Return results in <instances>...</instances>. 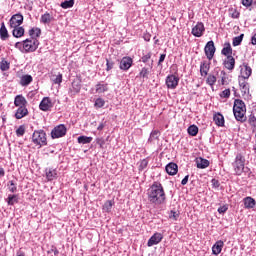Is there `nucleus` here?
<instances>
[{
	"label": "nucleus",
	"instance_id": "55",
	"mask_svg": "<svg viewBox=\"0 0 256 256\" xmlns=\"http://www.w3.org/2000/svg\"><path fill=\"white\" fill-rule=\"evenodd\" d=\"M96 143H97V145H99L100 149H103V147L105 146V139L96 138Z\"/></svg>",
	"mask_w": 256,
	"mask_h": 256
},
{
	"label": "nucleus",
	"instance_id": "27",
	"mask_svg": "<svg viewBox=\"0 0 256 256\" xmlns=\"http://www.w3.org/2000/svg\"><path fill=\"white\" fill-rule=\"evenodd\" d=\"M223 241L219 240L212 246L213 255H219L223 251Z\"/></svg>",
	"mask_w": 256,
	"mask_h": 256
},
{
	"label": "nucleus",
	"instance_id": "40",
	"mask_svg": "<svg viewBox=\"0 0 256 256\" xmlns=\"http://www.w3.org/2000/svg\"><path fill=\"white\" fill-rule=\"evenodd\" d=\"M248 123L252 128V131L255 132L256 131V117L255 114H251L248 118Z\"/></svg>",
	"mask_w": 256,
	"mask_h": 256
},
{
	"label": "nucleus",
	"instance_id": "19",
	"mask_svg": "<svg viewBox=\"0 0 256 256\" xmlns=\"http://www.w3.org/2000/svg\"><path fill=\"white\" fill-rule=\"evenodd\" d=\"M166 173L168 175H177V172L179 171V166L177 164L170 162L169 164L166 165Z\"/></svg>",
	"mask_w": 256,
	"mask_h": 256
},
{
	"label": "nucleus",
	"instance_id": "62",
	"mask_svg": "<svg viewBox=\"0 0 256 256\" xmlns=\"http://www.w3.org/2000/svg\"><path fill=\"white\" fill-rule=\"evenodd\" d=\"M143 39H144V41H147V42L151 41V34L145 33L143 35Z\"/></svg>",
	"mask_w": 256,
	"mask_h": 256
},
{
	"label": "nucleus",
	"instance_id": "5",
	"mask_svg": "<svg viewBox=\"0 0 256 256\" xmlns=\"http://www.w3.org/2000/svg\"><path fill=\"white\" fill-rule=\"evenodd\" d=\"M24 53H33L39 49V40L37 39H26L23 40Z\"/></svg>",
	"mask_w": 256,
	"mask_h": 256
},
{
	"label": "nucleus",
	"instance_id": "4",
	"mask_svg": "<svg viewBox=\"0 0 256 256\" xmlns=\"http://www.w3.org/2000/svg\"><path fill=\"white\" fill-rule=\"evenodd\" d=\"M32 143L34 145L41 147H45L47 145V134L43 130H35L32 135Z\"/></svg>",
	"mask_w": 256,
	"mask_h": 256
},
{
	"label": "nucleus",
	"instance_id": "33",
	"mask_svg": "<svg viewBox=\"0 0 256 256\" xmlns=\"http://www.w3.org/2000/svg\"><path fill=\"white\" fill-rule=\"evenodd\" d=\"M29 35L32 39H37V37H41V28H32L29 30Z\"/></svg>",
	"mask_w": 256,
	"mask_h": 256
},
{
	"label": "nucleus",
	"instance_id": "35",
	"mask_svg": "<svg viewBox=\"0 0 256 256\" xmlns=\"http://www.w3.org/2000/svg\"><path fill=\"white\" fill-rule=\"evenodd\" d=\"M111 209H113V201L112 200H107L103 207L102 210L104 213H111Z\"/></svg>",
	"mask_w": 256,
	"mask_h": 256
},
{
	"label": "nucleus",
	"instance_id": "59",
	"mask_svg": "<svg viewBox=\"0 0 256 256\" xmlns=\"http://www.w3.org/2000/svg\"><path fill=\"white\" fill-rule=\"evenodd\" d=\"M242 5L244 7H251V5H253V0H242Z\"/></svg>",
	"mask_w": 256,
	"mask_h": 256
},
{
	"label": "nucleus",
	"instance_id": "61",
	"mask_svg": "<svg viewBox=\"0 0 256 256\" xmlns=\"http://www.w3.org/2000/svg\"><path fill=\"white\" fill-rule=\"evenodd\" d=\"M187 183H189V175H186L182 181H181V185H187Z\"/></svg>",
	"mask_w": 256,
	"mask_h": 256
},
{
	"label": "nucleus",
	"instance_id": "60",
	"mask_svg": "<svg viewBox=\"0 0 256 256\" xmlns=\"http://www.w3.org/2000/svg\"><path fill=\"white\" fill-rule=\"evenodd\" d=\"M165 57H167V54H161L160 58L158 60V65H161L163 61H165Z\"/></svg>",
	"mask_w": 256,
	"mask_h": 256
},
{
	"label": "nucleus",
	"instance_id": "2",
	"mask_svg": "<svg viewBox=\"0 0 256 256\" xmlns=\"http://www.w3.org/2000/svg\"><path fill=\"white\" fill-rule=\"evenodd\" d=\"M245 113H247V107L245 106V102H243V100L241 99L234 100L233 114L236 121H240V123H244V121H247Z\"/></svg>",
	"mask_w": 256,
	"mask_h": 256
},
{
	"label": "nucleus",
	"instance_id": "7",
	"mask_svg": "<svg viewBox=\"0 0 256 256\" xmlns=\"http://www.w3.org/2000/svg\"><path fill=\"white\" fill-rule=\"evenodd\" d=\"M215 51V42H213V40L208 41L204 47V52L209 61L215 57Z\"/></svg>",
	"mask_w": 256,
	"mask_h": 256
},
{
	"label": "nucleus",
	"instance_id": "36",
	"mask_svg": "<svg viewBox=\"0 0 256 256\" xmlns=\"http://www.w3.org/2000/svg\"><path fill=\"white\" fill-rule=\"evenodd\" d=\"M243 37H245V34H240L239 36L234 37L232 41L233 47H239V45L243 43Z\"/></svg>",
	"mask_w": 256,
	"mask_h": 256
},
{
	"label": "nucleus",
	"instance_id": "31",
	"mask_svg": "<svg viewBox=\"0 0 256 256\" xmlns=\"http://www.w3.org/2000/svg\"><path fill=\"white\" fill-rule=\"evenodd\" d=\"M52 21L53 16H51V14H49L48 12L43 14L40 18V23H43V25H49V23H51Z\"/></svg>",
	"mask_w": 256,
	"mask_h": 256
},
{
	"label": "nucleus",
	"instance_id": "44",
	"mask_svg": "<svg viewBox=\"0 0 256 256\" xmlns=\"http://www.w3.org/2000/svg\"><path fill=\"white\" fill-rule=\"evenodd\" d=\"M149 73H151L149 71V68L143 67L139 73L140 77H142V79H149Z\"/></svg>",
	"mask_w": 256,
	"mask_h": 256
},
{
	"label": "nucleus",
	"instance_id": "47",
	"mask_svg": "<svg viewBox=\"0 0 256 256\" xmlns=\"http://www.w3.org/2000/svg\"><path fill=\"white\" fill-rule=\"evenodd\" d=\"M9 67H10V64H9L8 61L2 60L0 62V69H1V71H9Z\"/></svg>",
	"mask_w": 256,
	"mask_h": 256
},
{
	"label": "nucleus",
	"instance_id": "10",
	"mask_svg": "<svg viewBox=\"0 0 256 256\" xmlns=\"http://www.w3.org/2000/svg\"><path fill=\"white\" fill-rule=\"evenodd\" d=\"M9 25L10 28L21 27V25H23V16L21 15V13L12 15V17L9 20Z\"/></svg>",
	"mask_w": 256,
	"mask_h": 256
},
{
	"label": "nucleus",
	"instance_id": "21",
	"mask_svg": "<svg viewBox=\"0 0 256 256\" xmlns=\"http://www.w3.org/2000/svg\"><path fill=\"white\" fill-rule=\"evenodd\" d=\"M221 54L224 55V57H233V48L231 47V43H224V47L221 50Z\"/></svg>",
	"mask_w": 256,
	"mask_h": 256
},
{
	"label": "nucleus",
	"instance_id": "6",
	"mask_svg": "<svg viewBox=\"0 0 256 256\" xmlns=\"http://www.w3.org/2000/svg\"><path fill=\"white\" fill-rule=\"evenodd\" d=\"M65 135H67V127H65V124H59L51 131L52 139H59L65 137Z\"/></svg>",
	"mask_w": 256,
	"mask_h": 256
},
{
	"label": "nucleus",
	"instance_id": "26",
	"mask_svg": "<svg viewBox=\"0 0 256 256\" xmlns=\"http://www.w3.org/2000/svg\"><path fill=\"white\" fill-rule=\"evenodd\" d=\"M196 167L198 169H207L209 167V160L202 157L196 159Z\"/></svg>",
	"mask_w": 256,
	"mask_h": 256
},
{
	"label": "nucleus",
	"instance_id": "28",
	"mask_svg": "<svg viewBox=\"0 0 256 256\" xmlns=\"http://www.w3.org/2000/svg\"><path fill=\"white\" fill-rule=\"evenodd\" d=\"M46 179H48V181H54V179H57V170L53 168H47Z\"/></svg>",
	"mask_w": 256,
	"mask_h": 256
},
{
	"label": "nucleus",
	"instance_id": "34",
	"mask_svg": "<svg viewBox=\"0 0 256 256\" xmlns=\"http://www.w3.org/2000/svg\"><path fill=\"white\" fill-rule=\"evenodd\" d=\"M187 131L188 135H190L191 137H197V133H199V127H197L196 125H191L188 127Z\"/></svg>",
	"mask_w": 256,
	"mask_h": 256
},
{
	"label": "nucleus",
	"instance_id": "3",
	"mask_svg": "<svg viewBox=\"0 0 256 256\" xmlns=\"http://www.w3.org/2000/svg\"><path fill=\"white\" fill-rule=\"evenodd\" d=\"M234 175H243L245 171V156L241 153H237L234 162H232Z\"/></svg>",
	"mask_w": 256,
	"mask_h": 256
},
{
	"label": "nucleus",
	"instance_id": "42",
	"mask_svg": "<svg viewBox=\"0 0 256 256\" xmlns=\"http://www.w3.org/2000/svg\"><path fill=\"white\" fill-rule=\"evenodd\" d=\"M207 85L213 87L217 83V77L215 75L209 74L206 80Z\"/></svg>",
	"mask_w": 256,
	"mask_h": 256
},
{
	"label": "nucleus",
	"instance_id": "17",
	"mask_svg": "<svg viewBox=\"0 0 256 256\" xmlns=\"http://www.w3.org/2000/svg\"><path fill=\"white\" fill-rule=\"evenodd\" d=\"M29 115V110L27 109V106H20L16 110L15 117L17 119H23V117H27Z\"/></svg>",
	"mask_w": 256,
	"mask_h": 256
},
{
	"label": "nucleus",
	"instance_id": "16",
	"mask_svg": "<svg viewBox=\"0 0 256 256\" xmlns=\"http://www.w3.org/2000/svg\"><path fill=\"white\" fill-rule=\"evenodd\" d=\"M15 107H27V99L23 95H17L14 98Z\"/></svg>",
	"mask_w": 256,
	"mask_h": 256
},
{
	"label": "nucleus",
	"instance_id": "1",
	"mask_svg": "<svg viewBox=\"0 0 256 256\" xmlns=\"http://www.w3.org/2000/svg\"><path fill=\"white\" fill-rule=\"evenodd\" d=\"M147 197L150 205L159 207L167 201V195L161 182H154L147 190Z\"/></svg>",
	"mask_w": 256,
	"mask_h": 256
},
{
	"label": "nucleus",
	"instance_id": "29",
	"mask_svg": "<svg viewBox=\"0 0 256 256\" xmlns=\"http://www.w3.org/2000/svg\"><path fill=\"white\" fill-rule=\"evenodd\" d=\"M209 69H210V65L207 62H202L200 64V75L202 77H207L208 73H209Z\"/></svg>",
	"mask_w": 256,
	"mask_h": 256
},
{
	"label": "nucleus",
	"instance_id": "24",
	"mask_svg": "<svg viewBox=\"0 0 256 256\" xmlns=\"http://www.w3.org/2000/svg\"><path fill=\"white\" fill-rule=\"evenodd\" d=\"M224 67H226L228 71H233L235 69V58H233V56H228L224 61Z\"/></svg>",
	"mask_w": 256,
	"mask_h": 256
},
{
	"label": "nucleus",
	"instance_id": "57",
	"mask_svg": "<svg viewBox=\"0 0 256 256\" xmlns=\"http://www.w3.org/2000/svg\"><path fill=\"white\" fill-rule=\"evenodd\" d=\"M211 183H212V187H214V189H219V187H220V185H221V183H219V180H217V179H215V178H213V179L211 180Z\"/></svg>",
	"mask_w": 256,
	"mask_h": 256
},
{
	"label": "nucleus",
	"instance_id": "38",
	"mask_svg": "<svg viewBox=\"0 0 256 256\" xmlns=\"http://www.w3.org/2000/svg\"><path fill=\"white\" fill-rule=\"evenodd\" d=\"M159 135L160 133L158 130H153L148 138V143H153V141H157V139H159Z\"/></svg>",
	"mask_w": 256,
	"mask_h": 256
},
{
	"label": "nucleus",
	"instance_id": "15",
	"mask_svg": "<svg viewBox=\"0 0 256 256\" xmlns=\"http://www.w3.org/2000/svg\"><path fill=\"white\" fill-rule=\"evenodd\" d=\"M253 73V69L247 63H243V68L241 69L242 79H249Z\"/></svg>",
	"mask_w": 256,
	"mask_h": 256
},
{
	"label": "nucleus",
	"instance_id": "54",
	"mask_svg": "<svg viewBox=\"0 0 256 256\" xmlns=\"http://www.w3.org/2000/svg\"><path fill=\"white\" fill-rule=\"evenodd\" d=\"M14 47L16 49H19V51H21V53H25V48H23V41L22 42H16Z\"/></svg>",
	"mask_w": 256,
	"mask_h": 256
},
{
	"label": "nucleus",
	"instance_id": "48",
	"mask_svg": "<svg viewBox=\"0 0 256 256\" xmlns=\"http://www.w3.org/2000/svg\"><path fill=\"white\" fill-rule=\"evenodd\" d=\"M152 55L153 54L151 52H148L147 54H143L140 61H142V63H149V60L151 59Z\"/></svg>",
	"mask_w": 256,
	"mask_h": 256
},
{
	"label": "nucleus",
	"instance_id": "63",
	"mask_svg": "<svg viewBox=\"0 0 256 256\" xmlns=\"http://www.w3.org/2000/svg\"><path fill=\"white\" fill-rule=\"evenodd\" d=\"M105 123L106 122H101L97 127V131H103V129H105Z\"/></svg>",
	"mask_w": 256,
	"mask_h": 256
},
{
	"label": "nucleus",
	"instance_id": "14",
	"mask_svg": "<svg viewBox=\"0 0 256 256\" xmlns=\"http://www.w3.org/2000/svg\"><path fill=\"white\" fill-rule=\"evenodd\" d=\"M133 66V59L131 57H123L120 61V69L122 71H129Z\"/></svg>",
	"mask_w": 256,
	"mask_h": 256
},
{
	"label": "nucleus",
	"instance_id": "39",
	"mask_svg": "<svg viewBox=\"0 0 256 256\" xmlns=\"http://www.w3.org/2000/svg\"><path fill=\"white\" fill-rule=\"evenodd\" d=\"M73 5H75V0H65L60 4V7H62V9H71Z\"/></svg>",
	"mask_w": 256,
	"mask_h": 256
},
{
	"label": "nucleus",
	"instance_id": "12",
	"mask_svg": "<svg viewBox=\"0 0 256 256\" xmlns=\"http://www.w3.org/2000/svg\"><path fill=\"white\" fill-rule=\"evenodd\" d=\"M163 241V234L156 232L154 233L147 242L148 247H153V245H159Z\"/></svg>",
	"mask_w": 256,
	"mask_h": 256
},
{
	"label": "nucleus",
	"instance_id": "18",
	"mask_svg": "<svg viewBox=\"0 0 256 256\" xmlns=\"http://www.w3.org/2000/svg\"><path fill=\"white\" fill-rule=\"evenodd\" d=\"M213 121L217 127H225V117H223V114L216 113L213 116Z\"/></svg>",
	"mask_w": 256,
	"mask_h": 256
},
{
	"label": "nucleus",
	"instance_id": "56",
	"mask_svg": "<svg viewBox=\"0 0 256 256\" xmlns=\"http://www.w3.org/2000/svg\"><path fill=\"white\" fill-rule=\"evenodd\" d=\"M115 65V63H113L112 61H109V59L106 60V71H111V69H113V66Z\"/></svg>",
	"mask_w": 256,
	"mask_h": 256
},
{
	"label": "nucleus",
	"instance_id": "8",
	"mask_svg": "<svg viewBox=\"0 0 256 256\" xmlns=\"http://www.w3.org/2000/svg\"><path fill=\"white\" fill-rule=\"evenodd\" d=\"M166 87L168 89H177L178 85H179V76H175L173 74L168 75L166 77Z\"/></svg>",
	"mask_w": 256,
	"mask_h": 256
},
{
	"label": "nucleus",
	"instance_id": "53",
	"mask_svg": "<svg viewBox=\"0 0 256 256\" xmlns=\"http://www.w3.org/2000/svg\"><path fill=\"white\" fill-rule=\"evenodd\" d=\"M169 219H172V221H177V219H179V213L171 210L169 214Z\"/></svg>",
	"mask_w": 256,
	"mask_h": 256
},
{
	"label": "nucleus",
	"instance_id": "20",
	"mask_svg": "<svg viewBox=\"0 0 256 256\" xmlns=\"http://www.w3.org/2000/svg\"><path fill=\"white\" fill-rule=\"evenodd\" d=\"M33 83V76L29 74L22 75L20 78V85L22 87H27Z\"/></svg>",
	"mask_w": 256,
	"mask_h": 256
},
{
	"label": "nucleus",
	"instance_id": "30",
	"mask_svg": "<svg viewBox=\"0 0 256 256\" xmlns=\"http://www.w3.org/2000/svg\"><path fill=\"white\" fill-rule=\"evenodd\" d=\"M106 91H109V84L103 82L96 84V93H106Z\"/></svg>",
	"mask_w": 256,
	"mask_h": 256
},
{
	"label": "nucleus",
	"instance_id": "51",
	"mask_svg": "<svg viewBox=\"0 0 256 256\" xmlns=\"http://www.w3.org/2000/svg\"><path fill=\"white\" fill-rule=\"evenodd\" d=\"M55 85H61L63 83V74H58L55 79H53Z\"/></svg>",
	"mask_w": 256,
	"mask_h": 256
},
{
	"label": "nucleus",
	"instance_id": "50",
	"mask_svg": "<svg viewBox=\"0 0 256 256\" xmlns=\"http://www.w3.org/2000/svg\"><path fill=\"white\" fill-rule=\"evenodd\" d=\"M147 165H149V161L147 159L141 160L140 165H139V171H143V170L147 169Z\"/></svg>",
	"mask_w": 256,
	"mask_h": 256
},
{
	"label": "nucleus",
	"instance_id": "13",
	"mask_svg": "<svg viewBox=\"0 0 256 256\" xmlns=\"http://www.w3.org/2000/svg\"><path fill=\"white\" fill-rule=\"evenodd\" d=\"M205 33V25L203 22H197V24L192 28V35L194 37H203Z\"/></svg>",
	"mask_w": 256,
	"mask_h": 256
},
{
	"label": "nucleus",
	"instance_id": "46",
	"mask_svg": "<svg viewBox=\"0 0 256 256\" xmlns=\"http://www.w3.org/2000/svg\"><path fill=\"white\" fill-rule=\"evenodd\" d=\"M8 189L10 193H17V184L13 180L8 182Z\"/></svg>",
	"mask_w": 256,
	"mask_h": 256
},
{
	"label": "nucleus",
	"instance_id": "22",
	"mask_svg": "<svg viewBox=\"0 0 256 256\" xmlns=\"http://www.w3.org/2000/svg\"><path fill=\"white\" fill-rule=\"evenodd\" d=\"M12 29V35L16 39H19L23 37V35H25V28H23L22 26L12 27Z\"/></svg>",
	"mask_w": 256,
	"mask_h": 256
},
{
	"label": "nucleus",
	"instance_id": "23",
	"mask_svg": "<svg viewBox=\"0 0 256 256\" xmlns=\"http://www.w3.org/2000/svg\"><path fill=\"white\" fill-rule=\"evenodd\" d=\"M245 209H253L256 205V201L251 196H247L243 199Z\"/></svg>",
	"mask_w": 256,
	"mask_h": 256
},
{
	"label": "nucleus",
	"instance_id": "41",
	"mask_svg": "<svg viewBox=\"0 0 256 256\" xmlns=\"http://www.w3.org/2000/svg\"><path fill=\"white\" fill-rule=\"evenodd\" d=\"M228 11L229 17H231L232 19H239V17L241 16V13H239L235 8H229Z\"/></svg>",
	"mask_w": 256,
	"mask_h": 256
},
{
	"label": "nucleus",
	"instance_id": "45",
	"mask_svg": "<svg viewBox=\"0 0 256 256\" xmlns=\"http://www.w3.org/2000/svg\"><path fill=\"white\" fill-rule=\"evenodd\" d=\"M94 107H96V109H101V107H105V100L103 98H97L95 100Z\"/></svg>",
	"mask_w": 256,
	"mask_h": 256
},
{
	"label": "nucleus",
	"instance_id": "64",
	"mask_svg": "<svg viewBox=\"0 0 256 256\" xmlns=\"http://www.w3.org/2000/svg\"><path fill=\"white\" fill-rule=\"evenodd\" d=\"M251 43H252V45H256V34H254V35L251 37Z\"/></svg>",
	"mask_w": 256,
	"mask_h": 256
},
{
	"label": "nucleus",
	"instance_id": "58",
	"mask_svg": "<svg viewBox=\"0 0 256 256\" xmlns=\"http://www.w3.org/2000/svg\"><path fill=\"white\" fill-rule=\"evenodd\" d=\"M229 209V207H227V205L221 206L218 208V213L223 214V213H227V210Z\"/></svg>",
	"mask_w": 256,
	"mask_h": 256
},
{
	"label": "nucleus",
	"instance_id": "32",
	"mask_svg": "<svg viewBox=\"0 0 256 256\" xmlns=\"http://www.w3.org/2000/svg\"><path fill=\"white\" fill-rule=\"evenodd\" d=\"M78 143L81 145H87L93 141V137L91 136H79L77 139Z\"/></svg>",
	"mask_w": 256,
	"mask_h": 256
},
{
	"label": "nucleus",
	"instance_id": "37",
	"mask_svg": "<svg viewBox=\"0 0 256 256\" xmlns=\"http://www.w3.org/2000/svg\"><path fill=\"white\" fill-rule=\"evenodd\" d=\"M15 203H19V197L16 194L8 195L7 204L8 205H15Z\"/></svg>",
	"mask_w": 256,
	"mask_h": 256
},
{
	"label": "nucleus",
	"instance_id": "49",
	"mask_svg": "<svg viewBox=\"0 0 256 256\" xmlns=\"http://www.w3.org/2000/svg\"><path fill=\"white\" fill-rule=\"evenodd\" d=\"M17 137H23L25 135V126L20 125L16 130Z\"/></svg>",
	"mask_w": 256,
	"mask_h": 256
},
{
	"label": "nucleus",
	"instance_id": "11",
	"mask_svg": "<svg viewBox=\"0 0 256 256\" xmlns=\"http://www.w3.org/2000/svg\"><path fill=\"white\" fill-rule=\"evenodd\" d=\"M80 92H81V80L74 79L72 81V85L69 88L68 93H69L70 97H74V95H77V93H80Z\"/></svg>",
	"mask_w": 256,
	"mask_h": 256
},
{
	"label": "nucleus",
	"instance_id": "9",
	"mask_svg": "<svg viewBox=\"0 0 256 256\" xmlns=\"http://www.w3.org/2000/svg\"><path fill=\"white\" fill-rule=\"evenodd\" d=\"M53 106L54 104L51 101V98L44 97L39 104V109L40 111L47 112V111H51V109H53Z\"/></svg>",
	"mask_w": 256,
	"mask_h": 256
},
{
	"label": "nucleus",
	"instance_id": "52",
	"mask_svg": "<svg viewBox=\"0 0 256 256\" xmlns=\"http://www.w3.org/2000/svg\"><path fill=\"white\" fill-rule=\"evenodd\" d=\"M220 97H222L223 99H229V97H231V90L230 89H225L220 94Z\"/></svg>",
	"mask_w": 256,
	"mask_h": 256
},
{
	"label": "nucleus",
	"instance_id": "25",
	"mask_svg": "<svg viewBox=\"0 0 256 256\" xmlns=\"http://www.w3.org/2000/svg\"><path fill=\"white\" fill-rule=\"evenodd\" d=\"M0 39L1 41H7V39H9V31H7V27H5V22L1 23Z\"/></svg>",
	"mask_w": 256,
	"mask_h": 256
},
{
	"label": "nucleus",
	"instance_id": "43",
	"mask_svg": "<svg viewBox=\"0 0 256 256\" xmlns=\"http://www.w3.org/2000/svg\"><path fill=\"white\" fill-rule=\"evenodd\" d=\"M249 84L243 80V81H239V86H240V89L242 91V93H247V91H249Z\"/></svg>",
	"mask_w": 256,
	"mask_h": 256
}]
</instances>
